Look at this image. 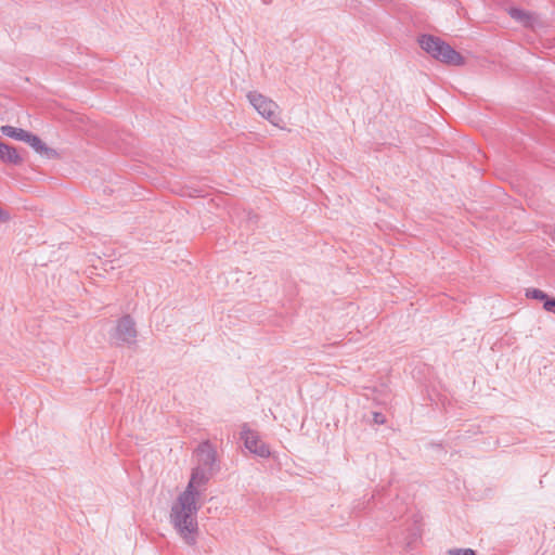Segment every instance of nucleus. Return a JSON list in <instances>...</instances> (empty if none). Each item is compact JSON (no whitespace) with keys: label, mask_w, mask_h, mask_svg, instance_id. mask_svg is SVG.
<instances>
[{"label":"nucleus","mask_w":555,"mask_h":555,"mask_svg":"<svg viewBox=\"0 0 555 555\" xmlns=\"http://www.w3.org/2000/svg\"><path fill=\"white\" fill-rule=\"evenodd\" d=\"M201 496L198 490H185L179 494L170 509V522L183 542L190 546L196 544L198 535L197 512Z\"/></svg>","instance_id":"obj_1"},{"label":"nucleus","mask_w":555,"mask_h":555,"mask_svg":"<svg viewBox=\"0 0 555 555\" xmlns=\"http://www.w3.org/2000/svg\"><path fill=\"white\" fill-rule=\"evenodd\" d=\"M196 466L192 469L188 489L197 490L205 486L220 469L217 462V451L209 441L202 442L194 452Z\"/></svg>","instance_id":"obj_2"},{"label":"nucleus","mask_w":555,"mask_h":555,"mask_svg":"<svg viewBox=\"0 0 555 555\" xmlns=\"http://www.w3.org/2000/svg\"><path fill=\"white\" fill-rule=\"evenodd\" d=\"M421 48L435 60L452 66H462L465 59L441 38L433 35H422L418 38Z\"/></svg>","instance_id":"obj_3"},{"label":"nucleus","mask_w":555,"mask_h":555,"mask_svg":"<svg viewBox=\"0 0 555 555\" xmlns=\"http://www.w3.org/2000/svg\"><path fill=\"white\" fill-rule=\"evenodd\" d=\"M421 48L435 60L452 66H462L465 59L441 38L433 35H422L418 38Z\"/></svg>","instance_id":"obj_4"},{"label":"nucleus","mask_w":555,"mask_h":555,"mask_svg":"<svg viewBox=\"0 0 555 555\" xmlns=\"http://www.w3.org/2000/svg\"><path fill=\"white\" fill-rule=\"evenodd\" d=\"M247 99L253 107L273 126H279L282 120L279 113V105L271 99L257 91L247 93Z\"/></svg>","instance_id":"obj_5"},{"label":"nucleus","mask_w":555,"mask_h":555,"mask_svg":"<svg viewBox=\"0 0 555 555\" xmlns=\"http://www.w3.org/2000/svg\"><path fill=\"white\" fill-rule=\"evenodd\" d=\"M137 336L135 322L129 314H126L117 321L112 339L117 346H131L135 344Z\"/></svg>","instance_id":"obj_6"},{"label":"nucleus","mask_w":555,"mask_h":555,"mask_svg":"<svg viewBox=\"0 0 555 555\" xmlns=\"http://www.w3.org/2000/svg\"><path fill=\"white\" fill-rule=\"evenodd\" d=\"M241 439L244 441V446L249 452L264 459L270 456L269 447L260 441L258 433L250 429L247 424H243L242 426Z\"/></svg>","instance_id":"obj_7"},{"label":"nucleus","mask_w":555,"mask_h":555,"mask_svg":"<svg viewBox=\"0 0 555 555\" xmlns=\"http://www.w3.org/2000/svg\"><path fill=\"white\" fill-rule=\"evenodd\" d=\"M0 159L12 165H20L22 163V157L16 149L3 142H0Z\"/></svg>","instance_id":"obj_8"},{"label":"nucleus","mask_w":555,"mask_h":555,"mask_svg":"<svg viewBox=\"0 0 555 555\" xmlns=\"http://www.w3.org/2000/svg\"><path fill=\"white\" fill-rule=\"evenodd\" d=\"M0 131L3 135H7L9 138H12V139H15V140H18L22 142L26 141V139L29 138L28 131H26L22 128H16V127L9 126V125L1 126Z\"/></svg>","instance_id":"obj_9"},{"label":"nucleus","mask_w":555,"mask_h":555,"mask_svg":"<svg viewBox=\"0 0 555 555\" xmlns=\"http://www.w3.org/2000/svg\"><path fill=\"white\" fill-rule=\"evenodd\" d=\"M508 14L513 20L519 22L524 26H530L533 20L529 12L518 8H509Z\"/></svg>","instance_id":"obj_10"},{"label":"nucleus","mask_w":555,"mask_h":555,"mask_svg":"<svg viewBox=\"0 0 555 555\" xmlns=\"http://www.w3.org/2000/svg\"><path fill=\"white\" fill-rule=\"evenodd\" d=\"M526 296L528 298H532V299H537V300H540L544 304V301L547 299L548 295L546 293H544L543 291L541 289H538V288H528L526 291Z\"/></svg>","instance_id":"obj_11"},{"label":"nucleus","mask_w":555,"mask_h":555,"mask_svg":"<svg viewBox=\"0 0 555 555\" xmlns=\"http://www.w3.org/2000/svg\"><path fill=\"white\" fill-rule=\"evenodd\" d=\"M25 142L28 143L37 153H40V150H42V146L46 144L38 135L33 134L31 132H29V138H27Z\"/></svg>","instance_id":"obj_12"},{"label":"nucleus","mask_w":555,"mask_h":555,"mask_svg":"<svg viewBox=\"0 0 555 555\" xmlns=\"http://www.w3.org/2000/svg\"><path fill=\"white\" fill-rule=\"evenodd\" d=\"M40 155L44 156L48 159H55L59 157V153L56 150L47 146L46 144L42 146V150H40Z\"/></svg>","instance_id":"obj_13"},{"label":"nucleus","mask_w":555,"mask_h":555,"mask_svg":"<svg viewBox=\"0 0 555 555\" xmlns=\"http://www.w3.org/2000/svg\"><path fill=\"white\" fill-rule=\"evenodd\" d=\"M449 555H476L472 548H454L449 551Z\"/></svg>","instance_id":"obj_14"},{"label":"nucleus","mask_w":555,"mask_h":555,"mask_svg":"<svg viewBox=\"0 0 555 555\" xmlns=\"http://www.w3.org/2000/svg\"><path fill=\"white\" fill-rule=\"evenodd\" d=\"M543 308L547 311V312H553L555 313V297H547V299L544 301L543 304Z\"/></svg>","instance_id":"obj_15"},{"label":"nucleus","mask_w":555,"mask_h":555,"mask_svg":"<svg viewBox=\"0 0 555 555\" xmlns=\"http://www.w3.org/2000/svg\"><path fill=\"white\" fill-rule=\"evenodd\" d=\"M9 220V215L0 208V222H5Z\"/></svg>","instance_id":"obj_16"},{"label":"nucleus","mask_w":555,"mask_h":555,"mask_svg":"<svg viewBox=\"0 0 555 555\" xmlns=\"http://www.w3.org/2000/svg\"><path fill=\"white\" fill-rule=\"evenodd\" d=\"M375 422H377V423L384 422L383 420H380L379 414H377V413L375 414Z\"/></svg>","instance_id":"obj_17"},{"label":"nucleus","mask_w":555,"mask_h":555,"mask_svg":"<svg viewBox=\"0 0 555 555\" xmlns=\"http://www.w3.org/2000/svg\"><path fill=\"white\" fill-rule=\"evenodd\" d=\"M375 422H377V423L384 422L383 420H380L379 414H377V413L375 414Z\"/></svg>","instance_id":"obj_18"}]
</instances>
